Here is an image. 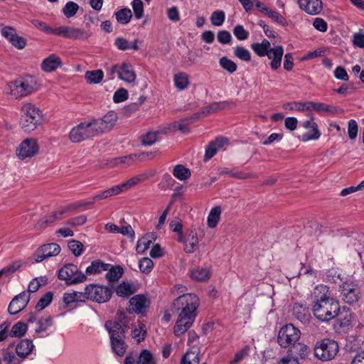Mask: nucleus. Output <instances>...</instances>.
Listing matches in <instances>:
<instances>
[{
	"label": "nucleus",
	"instance_id": "obj_27",
	"mask_svg": "<svg viewBox=\"0 0 364 364\" xmlns=\"http://www.w3.org/2000/svg\"><path fill=\"white\" fill-rule=\"evenodd\" d=\"M290 357L296 358L300 357L301 358H304L308 356L309 350V348L301 343H298V341L290 347L289 350Z\"/></svg>",
	"mask_w": 364,
	"mask_h": 364
},
{
	"label": "nucleus",
	"instance_id": "obj_49",
	"mask_svg": "<svg viewBox=\"0 0 364 364\" xmlns=\"http://www.w3.org/2000/svg\"><path fill=\"white\" fill-rule=\"evenodd\" d=\"M3 360L6 364H21L23 359L16 357L14 352L5 350L3 352Z\"/></svg>",
	"mask_w": 364,
	"mask_h": 364
},
{
	"label": "nucleus",
	"instance_id": "obj_42",
	"mask_svg": "<svg viewBox=\"0 0 364 364\" xmlns=\"http://www.w3.org/2000/svg\"><path fill=\"white\" fill-rule=\"evenodd\" d=\"M53 324V319L50 316L41 318L37 323L35 331L37 333H40L46 331Z\"/></svg>",
	"mask_w": 364,
	"mask_h": 364
},
{
	"label": "nucleus",
	"instance_id": "obj_7",
	"mask_svg": "<svg viewBox=\"0 0 364 364\" xmlns=\"http://www.w3.org/2000/svg\"><path fill=\"white\" fill-rule=\"evenodd\" d=\"M338 352V343L331 339H323L318 342L314 347L315 356L324 361L333 359Z\"/></svg>",
	"mask_w": 364,
	"mask_h": 364
},
{
	"label": "nucleus",
	"instance_id": "obj_47",
	"mask_svg": "<svg viewBox=\"0 0 364 364\" xmlns=\"http://www.w3.org/2000/svg\"><path fill=\"white\" fill-rule=\"evenodd\" d=\"M181 364H199V353L188 351L181 358Z\"/></svg>",
	"mask_w": 364,
	"mask_h": 364
},
{
	"label": "nucleus",
	"instance_id": "obj_15",
	"mask_svg": "<svg viewBox=\"0 0 364 364\" xmlns=\"http://www.w3.org/2000/svg\"><path fill=\"white\" fill-rule=\"evenodd\" d=\"M88 201H80L76 203L70 204L66 207L62 208L58 212H55L50 219L46 220H41L37 225L40 228H44L48 224L52 223L55 220H58L60 218V215L66 213L69 210H74L77 209L78 208L85 206V205H91L92 204H87Z\"/></svg>",
	"mask_w": 364,
	"mask_h": 364
},
{
	"label": "nucleus",
	"instance_id": "obj_52",
	"mask_svg": "<svg viewBox=\"0 0 364 364\" xmlns=\"http://www.w3.org/2000/svg\"><path fill=\"white\" fill-rule=\"evenodd\" d=\"M68 247L72 253L76 257L81 255L84 251V246L82 243L77 240H70L68 244Z\"/></svg>",
	"mask_w": 364,
	"mask_h": 364
},
{
	"label": "nucleus",
	"instance_id": "obj_55",
	"mask_svg": "<svg viewBox=\"0 0 364 364\" xmlns=\"http://www.w3.org/2000/svg\"><path fill=\"white\" fill-rule=\"evenodd\" d=\"M116 293L119 296L127 297L133 293L132 285L123 282L117 287Z\"/></svg>",
	"mask_w": 364,
	"mask_h": 364
},
{
	"label": "nucleus",
	"instance_id": "obj_62",
	"mask_svg": "<svg viewBox=\"0 0 364 364\" xmlns=\"http://www.w3.org/2000/svg\"><path fill=\"white\" fill-rule=\"evenodd\" d=\"M233 33L239 41L246 40L249 36V32L242 25L235 26Z\"/></svg>",
	"mask_w": 364,
	"mask_h": 364
},
{
	"label": "nucleus",
	"instance_id": "obj_56",
	"mask_svg": "<svg viewBox=\"0 0 364 364\" xmlns=\"http://www.w3.org/2000/svg\"><path fill=\"white\" fill-rule=\"evenodd\" d=\"M151 240L148 237L140 238L136 244V250L139 254H143L149 248Z\"/></svg>",
	"mask_w": 364,
	"mask_h": 364
},
{
	"label": "nucleus",
	"instance_id": "obj_60",
	"mask_svg": "<svg viewBox=\"0 0 364 364\" xmlns=\"http://www.w3.org/2000/svg\"><path fill=\"white\" fill-rule=\"evenodd\" d=\"M358 123L355 119H350L348 122V137L351 140L356 139L358 136Z\"/></svg>",
	"mask_w": 364,
	"mask_h": 364
},
{
	"label": "nucleus",
	"instance_id": "obj_54",
	"mask_svg": "<svg viewBox=\"0 0 364 364\" xmlns=\"http://www.w3.org/2000/svg\"><path fill=\"white\" fill-rule=\"evenodd\" d=\"M235 55L244 61H250L251 60V54L250 51L242 46H236L234 49Z\"/></svg>",
	"mask_w": 364,
	"mask_h": 364
},
{
	"label": "nucleus",
	"instance_id": "obj_2",
	"mask_svg": "<svg viewBox=\"0 0 364 364\" xmlns=\"http://www.w3.org/2000/svg\"><path fill=\"white\" fill-rule=\"evenodd\" d=\"M199 299L194 294H185L175 299L174 308L178 311V316L173 328L174 335L180 336L192 326L196 316Z\"/></svg>",
	"mask_w": 364,
	"mask_h": 364
},
{
	"label": "nucleus",
	"instance_id": "obj_63",
	"mask_svg": "<svg viewBox=\"0 0 364 364\" xmlns=\"http://www.w3.org/2000/svg\"><path fill=\"white\" fill-rule=\"evenodd\" d=\"M128 98V92L124 88L118 89L113 95V101L119 103L125 101Z\"/></svg>",
	"mask_w": 364,
	"mask_h": 364
},
{
	"label": "nucleus",
	"instance_id": "obj_57",
	"mask_svg": "<svg viewBox=\"0 0 364 364\" xmlns=\"http://www.w3.org/2000/svg\"><path fill=\"white\" fill-rule=\"evenodd\" d=\"M153 360V355L151 352L144 349L140 353L137 362L139 364H155Z\"/></svg>",
	"mask_w": 364,
	"mask_h": 364
},
{
	"label": "nucleus",
	"instance_id": "obj_53",
	"mask_svg": "<svg viewBox=\"0 0 364 364\" xmlns=\"http://www.w3.org/2000/svg\"><path fill=\"white\" fill-rule=\"evenodd\" d=\"M78 9L79 6L74 1H68L63 8V12L67 18H70L75 15Z\"/></svg>",
	"mask_w": 364,
	"mask_h": 364
},
{
	"label": "nucleus",
	"instance_id": "obj_36",
	"mask_svg": "<svg viewBox=\"0 0 364 364\" xmlns=\"http://www.w3.org/2000/svg\"><path fill=\"white\" fill-rule=\"evenodd\" d=\"M91 36V33L89 31L79 28L70 27L68 38L75 40H86Z\"/></svg>",
	"mask_w": 364,
	"mask_h": 364
},
{
	"label": "nucleus",
	"instance_id": "obj_46",
	"mask_svg": "<svg viewBox=\"0 0 364 364\" xmlns=\"http://www.w3.org/2000/svg\"><path fill=\"white\" fill-rule=\"evenodd\" d=\"M198 117V114H196L190 118L181 119L179 122H175L173 126L174 127H177V129L183 133H188V125L192 123L194 119H197Z\"/></svg>",
	"mask_w": 364,
	"mask_h": 364
},
{
	"label": "nucleus",
	"instance_id": "obj_43",
	"mask_svg": "<svg viewBox=\"0 0 364 364\" xmlns=\"http://www.w3.org/2000/svg\"><path fill=\"white\" fill-rule=\"evenodd\" d=\"M173 176L179 180L183 181L191 176V171L183 165H176L173 171Z\"/></svg>",
	"mask_w": 364,
	"mask_h": 364
},
{
	"label": "nucleus",
	"instance_id": "obj_37",
	"mask_svg": "<svg viewBox=\"0 0 364 364\" xmlns=\"http://www.w3.org/2000/svg\"><path fill=\"white\" fill-rule=\"evenodd\" d=\"M210 272L209 269L204 267H198L193 269L191 272V277L193 279L198 282H203L209 279Z\"/></svg>",
	"mask_w": 364,
	"mask_h": 364
},
{
	"label": "nucleus",
	"instance_id": "obj_1",
	"mask_svg": "<svg viewBox=\"0 0 364 364\" xmlns=\"http://www.w3.org/2000/svg\"><path fill=\"white\" fill-rule=\"evenodd\" d=\"M312 312L321 321H328L338 315L340 311L339 303L332 296L330 289L324 284L316 285L311 291Z\"/></svg>",
	"mask_w": 364,
	"mask_h": 364
},
{
	"label": "nucleus",
	"instance_id": "obj_64",
	"mask_svg": "<svg viewBox=\"0 0 364 364\" xmlns=\"http://www.w3.org/2000/svg\"><path fill=\"white\" fill-rule=\"evenodd\" d=\"M218 41L222 44H229L232 41V36L228 31H220L217 35Z\"/></svg>",
	"mask_w": 364,
	"mask_h": 364
},
{
	"label": "nucleus",
	"instance_id": "obj_31",
	"mask_svg": "<svg viewBox=\"0 0 364 364\" xmlns=\"http://www.w3.org/2000/svg\"><path fill=\"white\" fill-rule=\"evenodd\" d=\"M252 50L259 57L266 56L270 48V43L267 39H264L262 43H254L251 45Z\"/></svg>",
	"mask_w": 364,
	"mask_h": 364
},
{
	"label": "nucleus",
	"instance_id": "obj_17",
	"mask_svg": "<svg viewBox=\"0 0 364 364\" xmlns=\"http://www.w3.org/2000/svg\"><path fill=\"white\" fill-rule=\"evenodd\" d=\"M301 124L306 129H312V133H305L301 136L300 139L302 141L316 140L320 137L321 132L318 130V125L314 122V117L312 115H310L309 120L302 122Z\"/></svg>",
	"mask_w": 364,
	"mask_h": 364
},
{
	"label": "nucleus",
	"instance_id": "obj_41",
	"mask_svg": "<svg viewBox=\"0 0 364 364\" xmlns=\"http://www.w3.org/2000/svg\"><path fill=\"white\" fill-rule=\"evenodd\" d=\"M173 81L175 86L179 90L186 89L189 84L188 75L184 73L176 74L173 77Z\"/></svg>",
	"mask_w": 364,
	"mask_h": 364
},
{
	"label": "nucleus",
	"instance_id": "obj_6",
	"mask_svg": "<svg viewBox=\"0 0 364 364\" xmlns=\"http://www.w3.org/2000/svg\"><path fill=\"white\" fill-rule=\"evenodd\" d=\"M300 330L293 324L289 323L282 326L277 336L278 344L282 348H289L295 344L300 338Z\"/></svg>",
	"mask_w": 364,
	"mask_h": 364
},
{
	"label": "nucleus",
	"instance_id": "obj_5",
	"mask_svg": "<svg viewBox=\"0 0 364 364\" xmlns=\"http://www.w3.org/2000/svg\"><path fill=\"white\" fill-rule=\"evenodd\" d=\"M98 135L92 119L81 122L74 127L70 132L69 138L73 143H79Z\"/></svg>",
	"mask_w": 364,
	"mask_h": 364
},
{
	"label": "nucleus",
	"instance_id": "obj_44",
	"mask_svg": "<svg viewBox=\"0 0 364 364\" xmlns=\"http://www.w3.org/2000/svg\"><path fill=\"white\" fill-rule=\"evenodd\" d=\"M219 64L223 69H224L230 74L235 73L237 69V64L232 60L225 56L220 58Z\"/></svg>",
	"mask_w": 364,
	"mask_h": 364
},
{
	"label": "nucleus",
	"instance_id": "obj_61",
	"mask_svg": "<svg viewBox=\"0 0 364 364\" xmlns=\"http://www.w3.org/2000/svg\"><path fill=\"white\" fill-rule=\"evenodd\" d=\"M145 178H146L145 175L141 174V175L134 176V177L129 178L127 181L122 183V186H123L124 191H126V190L130 189L131 188H132L133 186L136 185L140 181H144Z\"/></svg>",
	"mask_w": 364,
	"mask_h": 364
},
{
	"label": "nucleus",
	"instance_id": "obj_26",
	"mask_svg": "<svg viewBox=\"0 0 364 364\" xmlns=\"http://www.w3.org/2000/svg\"><path fill=\"white\" fill-rule=\"evenodd\" d=\"M111 267L110 264L105 263L100 259L94 260L90 265L86 268V274L88 275L100 274L107 271Z\"/></svg>",
	"mask_w": 364,
	"mask_h": 364
},
{
	"label": "nucleus",
	"instance_id": "obj_22",
	"mask_svg": "<svg viewBox=\"0 0 364 364\" xmlns=\"http://www.w3.org/2000/svg\"><path fill=\"white\" fill-rule=\"evenodd\" d=\"M293 316L301 323H308L311 318L309 309L306 306L299 303L294 304L293 306Z\"/></svg>",
	"mask_w": 364,
	"mask_h": 364
},
{
	"label": "nucleus",
	"instance_id": "obj_40",
	"mask_svg": "<svg viewBox=\"0 0 364 364\" xmlns=\"http://www.w3.org/2000/svg\"><path fill=\"white\" fill-rule=\"evenodd\" d=\"M106 274V278L109 282H116L122 276L124 272L123 269L119 266H112L108 270Z\"/></svg>",
	"mask_w": 364,
	"mask_h": 364
},
{
	"label": "nucleus",
	"instance_id": "obj_24",
	"mask_svg": "<svg viewBox=\"0 0 364 364\" xmlns=\"http://www.w3.org/2000/svg\"><path fill=\"white\" fill-rule=\"evenodd\" d=\"M34 345L31 340L23 339L16 347V352L18 357L21 358H26L33 350Z\"/></svg>",
	"mask_w": 364,
	"mask_h": 364
},
{
	"label": "nucleus",
	"instance_id": "obj_11",
	"mask_svg": "<svg viewBox=\"0 0 364 364\" xmlns=\"http://www.w3.org/2000/svg\"><path fill=\"white\" fill-rule=\"evenodd\" d=\"M342 299L349 304L356 303L359 299V289L353 282H344L340 284Z\"/></svg>",
	"mask_w": 364,
	"mask_h": 364
},
{
	"label": "nucleus",
	"instance_id": "obj_20",
	"mask_svg": "<svg viewBox=\"0 0 364 364\" xmlns=\"http://www.w3.org/2000/svg\"><path fill=\"white\" fill-rule=\"evenodd\" d=\"M119 78L127 83L135 84L136 75L130 63L124 62L120 65Z\"/></svg>",
	"mask_w": 364,
	"mask_h": 364
},
{
	"label": "nucleus",
	"instance_id": "obj_21",
	"mask_svg": "<svg viewBox=\"0 0 364 364\" xmlns=\"http://www.w3.org/2000/svg\"><path fill=\"white\" fill-rule=\"evenodd\" d=\"M283 54L284 49L282 46H276L269 48L266 56L271 60L270 66L272 70H277L281 66Z\"/></svg>",
	"mask_w": 364,
	"mask_h": 364
},
{
	"label": "nucleus",
	"instance_id": "obj_34",
	"mask_svg": "<svg viewBox=\"0 0 364 364\" xmlns=\"http://www.w3.org/2000/svg\"><path fill=\"white\" fill-rule=\"evenodd\" d=\"M221 214V208L220 206L213 207L208 216L207 225L210 228H214L218 225Z\"/></svg>",
	"mask_w": 364,
	"mask_h": 364
},
{
	"label": "nucleus",
	"instance_id": "obj_51",
	"mask_svg": "<svg viewBox=\"0 0 364 364\" xmlns=\"http://www.w3.org/2000/svg\"><path fill=\"white\" fill-rule=\"evenodd\" d=\"M53 300V293L48 291L38 301L36 305V309L37 311H41L47 307Z\"/></svg>",
	"mask_w": 364,
	"mask_h": 364
},
{
	"label": "nucleus",
	"instance_id": "obj_18",
	"mask_svg": "<svg viewBox=\"0 0 364 364\" xmlns=\"http://www.w3.org/2000/svg\"><path fill=\"white\" fill-rule=\"evenodd\" d=\"M105 328L108 331L110 339L125 338L126 326L117 321H107Z\"/></svg>",
	"mask_w": 364,
	"mask_h": 364
},
{
	"label": "nucleus",
	"instance_id": "obj_33",
	"mask_svg": "<svg viewBox=\"0 0 364 364\" xmlns=\"http://www.w3.org/2000/svg\"><path fill=\"white\" fill-rule=\"evenodd\" d=\"M125 338L110 339L111 346L113 352L118 356H123L127 350Z\"/></svg>",
	"mask_w": 364,
	"mask_h": 364
},
{
	"label": "nucleus",
	"instance_id": "obj_28",
	"mask_svg": "<svg viewBox=\"0 0 364 364\" xmlns=\"http://www.w3.org/2000/svg\"><path fill=\"white\" fill-rule=\"evenodd\" d=\"M63 300L67 306L74 302H84L86 300L85 293V291L82 293L75 291L72 292H65L63 294Z\"/></svg>",
	"mask_w": 364,
	"mask_h": 364
},
{
	"label": "nucleus",
	"instance_id": "obj_14",
	"mask_svg": "<svg viewBox=\"0 0 364 364\" xmlns=\"http://www.w3.org/2000/svg\"><path fill=\"white\" fill-rule=\"evenodd\" d=\"M60 252V247L56 243L43 245L38 248L35 255L36 262H41L45 259L58 255Z\"/></svg>",
	"mask_w": 364,
	"mask_h": 364
},
{
	"label": "nucleus",
	"instance_id": "obj_29",
	"mask_svg": "<svg viewBox=\"0 0 364 364\" xmlns=\"http://www.w3.org/2000/svg\"><path fill=\"white\" fill-rule=\"evenodd\" d=\"M198 246V237L197 233L193 230L186 237L184 250L187 253H193Z\"/></svg>",
	"mask_w": 364,
	"mask_h": 364
},
{
	"label": "nucleus",
	"instance_id": "obj_25",
	"mask_svg": "<svg viewBox=\"0 0 364 364\" xmlns=\"http://www.w3.org/2000/svg\"><path fill=\"white\" fill-rule=\"evenodd\" d=\"M60 65V58L58 55L52 54L43 60L41 64V68L45 72H52Z\"/></svg>",
	"mask_w": 364,
	"mask_h": 364
},
{
	"label": "nucleus",
	"instance_id": "obj_19",
	"mask_svg": "<svg viewBox=\"0 0 364 364\" xmlns=\"http://www.w3.org/2000/svg\"><path fill=\"white\" fill-rule=\"evenodd\" d=\"M301 9L310 15L319 14L323 8L321 0H299Z\"/></svg>",
	"mask_w": 364,
	"mask_h": 364
},
{
	"label": "nucleus",
	"instance_id": "obj_13",
	"mask_svg": "<svg viewBox=\"0 0 364 364\" xmlns=\"http://www.w3.org/2000/svg\"><path fill=\"white\" fill-rule=\"evenodd\" d=\"M30 300V294L23 291L15 296L8 306L10 314L14 315L24 309Z\"/></svg>",
	"mask_w": 364,
	"mask_h": 364
},
{
	"label": "nucleus",
	"instance_id": "obj_59",
	"mask_svg": "<svg viewBox=\"0 0 364 364\" xmlns=\"http://www.w3.org/2000/svg\"><path fill=\"white\" fill-rule=\"evenodd\" d=\"M159 132H147L141 138V142L143 145L151 146L154 144L158 139Z\"/></svg>",
	"mask_w": 364,
	"mask_h": 364
},
{
	"label": "nucleus",
	"instance_id": "obj_48",
	"mask_svg": "<svg viewBox=\"0 0 364 364\" xmlns=\"http://www.w3.org/2000/svg\"><path fill=\"white\" fill-rule=\"evenodd\" d=\"M154 267L153 261L148 257H144L139 261V268L141 272L148 274H149Z\"/></svg>",
	"mask_w": 364,
	"mask_h": 364
},
{
	"label": "nucleus",
	"instance_id": "obj_12",
	"mask_svg": "<svg viewBox=\"0 0 364 364\" xmlns=\"http://www.w3.org/2000/svg\"><path fill=\"white\" fill-rule=\"evenodd\" d=\"M38 151V146L35 139H26L23 141L17 149V155L19 159H24L34 156Z\"/></svg>",
	"mask_w": 364,
	"mask_h": 364
},
{
	"label": "nucleus",
	"instance_id": "obj_23",
	"mask_svg": "<svg viewBox=\"0 0 364 364\" xmlns=\"http://www.w3.org/2000/svg\"><path fill=\"white\" fill-rule=\"evenodd\" d=\"M228 143V139L224 137H218L215 140L209 143L208 147L205 149L204 161H207L210 159L214 155L216 154L225 144Z\"/></svg>",
	"mask_w": 364,
	"mask_h": 364
},
{
	"label": "nucleus",
	"instance_id": "obj_3",
	"mask_svg": "<svg viewBox=\"0 0 364 364\" xmlns=\"http://www.w3.org/2000/svg\"><path fill=\"white\" fill-rule=\"evenodd\" d=\"M21 119V128L26 132H31L41 124L42 114L41 110L31 103H25L22 108Z\"/></svg>",
	"mask_w": 364,
	"mask_h": 364
},
{
	"label": "nucleus",
	"instance_id": "obj_16",
	"mask_svg": "<svg viewBox=\"0 0 364 364\" xmlns=\"http://www.w3.org/2000/svg\"><path fill=\"white\" fill-rule=\"evenodd\" d=\"M149 306V300L142 294L135 295L129 300L127 310L136 314H144Z\"/></svg>",
	"mask_w": 364,
	"mask_h": 364
},
{
	"label": "nucleus",
	"instance_id": "obj_4",
	"mask_svg": "<svg viewBox=\"0 0 364 364\" xmlns=\"http://www.w3.org/2000/svg\"><path fill=\"white\" fill-rule=\"evenodd\" d=\"M11 95L15 98L26 96L37 90V83L31 76L19 78L10 85Z\"/></svg>",
	"mask_w": 364,
	"mask_h": 364
},
{
	"label": "nucleus",
	"instance_id": "obj_9",
	"mask_svg": "<svg viewBox=\"0 0 364 364\" xmlns=\"http://www.w3.org/2000/svg\"><path fill=\"white\" fill-rule=\"evenodd\" d=\"M85 298L98 303H105L109 300L112 291L104 286L90 284L85 288Z\"/></svg>",
	"mask_w": 364,
	"mask_h": 364
},
{
	"label": "nucleus",
	"instance_id": "obj_35",
	"mask_svg": "<svg viewBox=\"0 0 364 364\" xmlns=\"http://www.w3.org/2000/svg\"><path fill=\"white\" fill-rule=\"evenodd\" d=\"M85 77L90 84H99L104 77V73L100 69L88 70L85 73Z\"/></svg>",
	"mask_w": 364,
	"mask_h": 364
},
{
	"label": "nucleus",
	"instance_id": "obj_38",
	"mask_svg": "<svg viewBox=\"0 0 364 364\" xmlns=\"http://www.w3.org/2000/svg\"><path fill=\"white\" fill-rule=\"evenodd\" d=\"M310 101L301 102H292L284 103L282 106L285 110H296L299 112L309 111Z\"/></svg>",
	"mask_w": 364,
	"mask_h": 364
},
{
	"label": "nucleus",
	"instance_id": "obj_8",
	"mask_svg": "<svg viewBox=\"0 0 364 364\" xmlns=\"http://www.w3.org/2000/svg\"><path fill=\"white\" fill-rule=\"evenodd\" d=\"M58 279L65 281L66 284H75L86 280V275L78 270L76 265L67 264L58 271Z\"/></svg>",
	"mask_w": 364,
	"mask_h": 364
},
{
	"label": "nucleus",
	"instance_id": "obj_58",
	"mask_svg": "<svg viewBox=\"0 0 364 364\" xmlns=\"http://www.w3.org/2000/svg\"><path fill=\"white\" fill-rule=\"evenodd\" d=\"M132 6L134 11V16L136 19L142 18L144 14V4L141 0H133Z\"/></svg>",
	"mask_w": 364,
	"mask_h": 364
},
{
	"label": "nucleus",
	"instance_id": "obj_30",
	"mask_svg": "<svg viewBox=\"0 0 364 364\" xmlns=\"http://www.w3.org/2000/svg\"><path fill=\"white\" fill-rule=\"evenodd\" d=\"M336 316H338V321L341 327H348L350 325L352 320V312L349 309L343 307L341 309L340 308V311Z\"/></svg>",
	"mask_w": 364,
	"mask_h": 364
},
{
	"label": "nucleus",
	"instance_id": "obj_39",
	"mask_svg": "<svg viewBox=\"0 0 364 364\" xmlns=\"http://www.w3.org/2000/svg\"><path fill=\"white\" fill-rule=\"evenodd\" d=\"M114 15L117 22L121 24L128 23L132 17V11L128 8L119 10L114 14Z\"/></svg>",
	"mask_w": 364,
	"mask_h": 364
},
{
	"label": "nucleus",
	"instance_id": "obj_45",
	"mask_svg": "<svg viewBox=\"0 0 364 364\" xmlns=\"http://www.w3.org/2000/svg\"><path fill=\"white\" fill-rule=\"evenodd\" d=\"M27 325L21 321L17 322L14 324L9 332L11 337H21L23 336L27 331Z\"/></svg>",
	"mask_w": 364,
	"mask_h": 364
},
{
	"label": "nucleus",
	"instance_id": "obj_10",
	"mask_svg": "<svg viewBox=\"0 0 364 364\" xmlns=\"http://www.w3.org/2000/svg\"><path fill=\"white\" fill-rule=\"evenodd\" d=\"M92 121L97 134H100L109 131L115 125L117 114L114 111H109L102 118L92 119Z\"/></svg>",
	"mask_w": 364,
	"mask_h": 364
},
{
	"label": "nucleus",
	"instance_id": "obj_50",
	"mask_svg": "<svg viewBox=\"0 0 364 364\" xmlns=\"http://www.w3.org/2000/svg\"><path fill=\"white\" fill-rule=\"evenodd\" d=\"M225 19V12L220 10L215 11L210 16L211 23L215 26H220Z\"/></svg>",
	"mask_w": 364,
	"mask_h": 364
},
{
	"label": "nucleus",
	"instance_id": "obj_32",
	"mask_svg": "<svg viewBox=\"0 0 364 364\" xmlns=\"http://www.w3.org/2000/svg\"><path fill=\"white\" fill-rule=\"evenodd\" d=\"M311 110H314L318 113L327 112L334 114L336 112L337 108L325 103L310 101L309 111Z\"/></svg>",
	"mask_w": 364,
	"mask_h": 364
}]
</instances>
